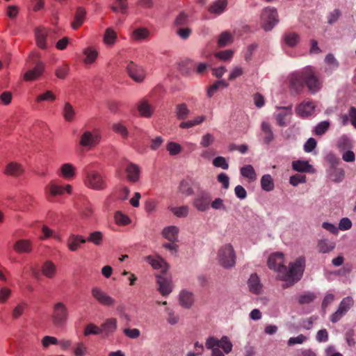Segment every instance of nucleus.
Wrapping results in <instances>:
<instances>
[{
  "instance_id": "nucleus-8",
  "label": "nucleus",
  "mask_w": 356,
  "mask_h": 356,
  "mask_svg": "<svg viewBox=\"0 0 356 356\" xmlns=\"http://www.w3.org/2000/svg\"><path fill=\"white\" fill-rule=\"evenodd\" d=\"M216 346L218 348H221L226 354L229 353L232 349V343L226 336H223L220 340L213 337H210L207 339L206 341V347L207 348H211Z\"/></svg>"
},
{
  "instance_id": "nucleus-14",
  "label": "nucleus",
  "mask_w": 356,
  "mask_h": 356,
  "mask_svg": "<svg viewBox=\"0 0 356 356\" xmlns=\"http://www.w3.org/2000/svg\"><path fill=\"white\" fill-rule=\"evenodd\" d=\"M289 81L291 88L296 92H300L302 91L305 87V78H303L302 70L292 74Z\"/></svg>"
},
{
  "instance_id": "nucleus-58",
  "label": "nucleus",
  "mask_w": 356,
  "mask_h": 356,
  "mask_svg": "<svg viewBox=\"0 0 356 356\" xmlns=\"http://www.w3.org/2000/svg\"><path fill=\"white\" fill-rule=\"evenodd\" d=\"M82 216L84 218H90L93 214V208L90 203H84L83 207L80 209Z\"/></svg>"
},
{
  "instance_id": "nucleus-27",
  "label": "nucleus",
  "mask_w": 356,
  "mask_h": 356,
  "mask_svg": "<svg viewBox=\"0 0 356 356\" xmlns=\"http://www.w3.org/2000/svg\"><path fill=\"white\" fill-rule=\"evenodd\" d=\"M127 179L131 182H136L140 177V168L134 163H129L125 169Z\"/></svg>"
},
{
  "instance_id": "nucleus-13",
  "label": "nucleus",
  "mask_w": 356,
  "mask_h": 356,
  "mask_svg": "<svg viewBox=\"0 0 356 356\" xmlns=\"http://www.w3.org/2000/svg\"><path fill=\"white\" fill-rule=\"evenodd\" d=\"M129 76L136 82H142L145 77V72L143 68L133 61H129L126 67Z\"/></svg>"
},
{
  "instance_id": "nucleus-24",
  "label": "nucleus",
  "mask_w": 356,
  "mask_h": 356,
  "mask_svg": "<svg viewBox=\"0 0 356 356\" xmlns=\"http://www.w3.org/2000/svg\"><path fill=\"white\" fill-rule=\"evenodd\" d=\"M24 172L22 165L16 162H10L7 164L4 173L13 177H19Z\"/></svg>"
},
{
  "instance_id": "nucleus-5",
  "label": "nucleus",
  "mask_w": 356,
  "mask_h": 356,
  "mask_svg": "<svg viewBox=\"0 0 356 356\" xmlns=\"http://www.w3.org/2000/svg\"><path fill=\"white\" fill-rule=\"evenodd\" d=\"M218 259L220 264L224 268H230L235 265L236 255L231 244H226L219 249Z\"/></svg>"
},
{
  "instance_id": "nucleus-32",
  "label": "nucleus",
  "mask_w": 356,
  "mask_h": 356,
  "mask_svg": "<svg viewBox=\"0 0 356 356\" xmlns=\"http://www.w3.org/2000/svg\"><path fill=\"white\" fill-rule=\"evenodd\" d=\"M86 13V10L82 7H79L76 9L74 19L72 22V27L73 29L76 30L83 24L85 19Z\"/></svg>"
},
{
  "instance_id": "nucleus-2",
  "label": "nucleus",
  "mask_w": 356,
  "mask_h": 356,
  "mask_svg": "<svg viewBox=\"0 0 356 356\" xmlns=\"http://www.w3.org/2000/svg\"><path fill=\"white\" fill-rule=\"evenodd\" d=\"M40 54L34 51L30 54L29 60L35 63L34 67L29 70L24 74V80L26 81H33L39 79L43 74L44 70V64L40 60Z\"/></svg>"
},
{
  "instance_id": "nucleus-18",
  "label": "nucleus",
  "mask_w": 356,
  "mask_h": 356,
  "mask_svg": "<svg viewBox=\"0 0 356 356\" xmlns=\"http://www.w3.org/2000/svg\"><path fill=\"white\" fill-rule=\"evenodd\" d=\"M40 271L45 277L53 279L57 274V267L51 261L47 260L42 264Z\"/></svg>"
},
{
  "instance_id": "nucleus-10",
  "label": "nucleus",
  "mask_w": 356,
  "mask_h": 356,
  "mask_svg": "<svg viewBox=\"0 0 356 356\" xmlns=\"http://www.w3.org/2000/svg\"><path fill=\"white\" fill-rule=\"evenodd\" d=\"M72 186L70 184L60 185L56 181H52L47 187V198L50 200V196L62 195L65 193L71 194Z\"/></svg>"
},
{
  "instance_id": "nucleus-28",
  "label": "nucleus",
  "mask_w": 356,
  "mask_h": 356,
  "mask_svg": "<svg viewBox=\"0 0 356 356\" xmlns=\"http://www.w3.org/2000/svg\"><path fill=\"white\" fill-rule=\"evenodd\" d=\"M102 334L103 333L105 336L113 333L117 329V320L114 318H108L101 325Z\"/></svg>"
},
{
  "instance_id": "nucleus-40",
  "label": "nucleus",
  "mask_w": 356,
  "mask_h": 356,
  "mask_svg": "<svg viewBox=\"0 0 356 356\" xmlns=\"http://www.w3.org/2000/svg\"><path fill=\"white\" fill-rule=\"evenodd\" d=\"M299 35L295 32H287L283 36L284 43L290 47H295L299 42Z\"/></svg>"
},
{
  "instance_id": "nucleus-26",
  "label": "nucleus",
  "mask_w": 356,
  "mask_h": 356,
  "mask_svg": "<svg viewBox=\"0 0 356 356\" xmlns=\"http://www.w3.org/2000/svg\"><path fill=\"white\" fill-rule=\"evenodd\" d=\"M138 111L141 116L150 118L154 113V108L147 100L143 99L138 104Z\"/></svg>"
},
{
  "instance_id": "nucleus-44",
  "label": "nucleus",
  "mask_w": 356,
  "mask_h": 356,
  "mask_svg": "<svg viewBox=\"0 0 356 356\" xmlns=\"http://www.w3.org/2000/svg\"><path fill=\"white\" fill-rule=\"evenodd\" d=\"M86 240L95 245H101L103 241V234L99 231L91 232Z\"/></svg>"
},
{
  "instance_id": "nucleus-63",
  "label": "nucleus",
  "mask_w": 356,
  "mask_h": 356,
  "mask_svg": "<svg viewBox=\"0 0 356 356\" xmlns=\"http://www.w3.org/2000/svg\"><path fill=\"white\" fill-rule=\"evenodd\" d=\"M306 181L305 175L296 174L290 177L289 182L293 186H297L298 184L305 183Z\"/></svg>"
},
{
  "instance_id": "nucleus-47",
  "label": "nucleus",
  "mask_w": 356,
  "mask_h": 356,
  "mask_svg": "<svg viewBox=\"0 0 356 356\" xmlns=\"http://www.w3.org/2000/svg\"><path fill=\"white\" fill-rule=\"evenodd\" d=\"M353 299L351 297H346L341 300L338 309L346 314L347 312L353 306Z\"/></svg>"
},
{
  "instance_id": "nucleus-50",
  "label": "nucleus",
  "mask_w": 356,
  "mask_h": 356,
  "mask_svg": "<svg viewBox=\"0 0 356 356\" xmlns=\"http://www.w3.org/2000/svg\"><path fill=\"white\" fill-rule=\"evenodd\" d=\"M114 218L116 224L119 225L124 226L131 223L130 218L127 215L122 213L121 211L115 212Z\"/></svg>"
},
{
  "instance_id": "nucleus-39",
  "label": "nucleus",
  "mask_w": 356,
  "mask_h": 356,
  "mask_svg": "<svg viewBox=\"0 0 356 356\" xmlns=\"http://www.w3.org/2000/svg\"><path fill=\"white\" fill-rule=\"evenodd\" d=\"M241 174L243 177L247 178L250 182L254 181L257 179V174L254 168L251 165H246L241 168Z\"/></svg>"
},
{
  "instance_id": "nucleus-60",
  "label": "nucleus",
  "mask_w": 356,
  "mask_h": 356,
  "mask_svg": "<svg viewBox=\"0 0 356 356\" xmlns=\"http://www.w3.org/2000/svg\"><path fill=\"white\" fill-rule=\"evenodd\" d=\"M233 54V51L227 49L217 52L215 56L222 60H229L232 58Z\"/></svg>"
},
{
  "instance_id": "nucleus-22",
  "label": "nucleus",
  "mask_w": 356,
  "mask_h": 356,
  "mask_svg": "<svg viewBox=\"0 0 356 356\" xmlns=\"http://www.w3.org/2000/svg\"><path fill=\"white\" fill-rule=\"evenodd\" d=\"M249 290L254 294H260L262 291V284L257 274H252L248 280Z\"/></svg>"
},
{
  "instance_id": "nucleus-38",
  "label": "nucleus",
  "mask_w": 356,
  "mask_h": 356,
  "mask_svg": "<svg viewBox=\"0 0 356 356\" xmlns=\"http://www.w3.org/2000/svg\"><path fill=\"white\" fill-rule=\"evenodd\" d=\"M111 9L115 13L124 14L128 8L127 0H111Z\"/></svg>"
},
{
  "instance_id": "nucleus-57",
  "label": "nucleus",
  "mask_w": 356,
  "mask_h": 356,
  "mask_svg": "<svg viewBox=\"0 0 356 356\" xmlns=\"http://www.w3.org/2000/svg\"><path fill=\"white\" fill-rule=\"evenodd\" d=\"M172 213L179 218L187 216L188 213V207L181 206L179 207H175L172 209Z\"/></svg>"
},
{
  "instance_id": "nucleus-31",
  "label": "nucleus",
  "mask_w": 356,
  "mask_h": 356,
  "mask_svg": "<svg viewBox=\"0 0 356 356\" xmlns=\"http://www.w3.org/2000/svg\"><path fill=\"white\" fill-rule=\"evenodd\" d=\"M62 115L66 122H72L75 119L76 111L70 102H65L62 109Z\"/></svg>"
},
{
  "instance_id": "nucleus-23",
  "label": "nucleus",
  "mask_w": 356,
  "mask_h": 356,
  "mask_svg": "<svg viewBox=\"0 0 356 356\" xmlns=\"http://www.w3.org/2000/svg\"><path fill=\"white\" fill-rule=\"evenodd\" d=\"M146 260L155 269H161L163 274L167 271L168 266L166 262L160 257L148 256Z\"/></svg>"
},
{
  "instance_id": "nucleus-30",
  "label": "nucleus",
  "mask_w": 356,
  "mask_h": 356,
  "mask_svg": "<svg viewBox=\"0 0 356 356\" xmlns=\"http://www.w3.org/2000/svg\"><path fill=\"white\" fill-rule=\"evenodd\" d=\"M61 177L66 180H72L75 177L76 169L71 163H64L60 168Z\"/></svg>"
},
{
  "instance_id": "nucleus-62",
  "label": "nucleus",
  "mask_w": 356,
  "mask_h": 356,
  "mask_svg": "<svg viewBox=\"0 0 356 356\" xmlns=\"http://www.w3.org/2000/svg\"><path fill=\"white\" fill-rule=\"evenodd\" d=\"M214 166L218 168H222L224 170H227L229 168V165L226 161V159L222 156H217L213 161Z\"/></svg>"
},
{
  "instance_id": "nucleus-43",
  "label": "nucleus",
  "mask_w": 356,
  "mask_h": 356,
  "mask_svg": "<svg viewBox=\"0 0 356 356\" xmlns=\"http://www.w3.org/2000/svg\"><path fill=\"white\" fill-rule=\"evenodd\" d=\"M292 168L298 172H309L312 165L306 161H295L292 163Z\"/></svg>"
},
{
  "instance_id": "nucleus-21",
  "label": "nucleus",
  "mask_w": 356,
  "mask_h": 356,
  "mask_svg": "<svg viewBox=\"0 0 356 356\" xmlns=\"http://www.w3.org/2000/svg\"><path fill=\"white\" fill-rule=\"evenodd\" d=\"M278 109L280 110V112L278 113L275 118L279 126L280 127H285L286 126V118L287 117L290 116L291 115V109L292 106H283V107H278Z\"/></svg>"
},
{
  "instance_id": "nucleus-52",
  "label": "nucleus",
  "mask_w": 356,
  "mask_h": 356,
  "mask_svg": "<svg viewBox=\"0 0 356 356\" xmlns=\"http://www.w3.org/2000/svg\"><path fill=\"white\" fill-rule=\"evenodd\" d=\"M56 99V95L53 93L51 90H47L45 92L39 95L36 99L35 101L37 102H40L42 101H47V102H54Z\"/></svg>"
},
{
  "instance_id": "nucleus-20",
  "label": "nucleus",
  "mask_w": 356,
  "mask_h": 356,
  "mask_svg": "<svg viewBox=\"0 0 356 356\" xmlns=\"http://www.w3.org/2000/svg\"><path fill=\"white\" fill-rule=\"evenodd\" d=\"M86 242V238L82 236L71 234L67 238V245L70 250L75 252L80 248L81 244H83Z\"/></svg>"
},
{
  "instance_id": "nucleus-48",
  "label": "nucleus",
  "mask_w": 356,
  "mask_h": 356,
  "mask_svg": "<svg viewBox=\"0 0 356 356\" xmlns=\"http://www.w3.org/2000/svg\"><path fill=\"white\" fill-rule=\"evenodd\" d=\"M100 334H102L101 327L93 323H89L86 325L83 331V334L86 337L90 334L97 335Z\"/></svg>"
},
{
  "instance_id": "nucleus-4",
  "label": "nucleus",
  "mask_w": 356,
  "mask_h": 356,
  "mask_svg": "<svg viewBox=\"0 0 356 356\" xmlns=\"http://www.w3.org/2000/svg\"><path fill=\"white\" fill-rule=\"evenodd\" d=\"M84 184L94 190H103L106 186L105 177L99 172L90 169L86 171Z\"/></svg>"
},
{
  "instance_id": "nucleus-19",
  "label": "nucleus",
  "mask_w": 356,
  "mask_h": 356,
  "mask_svg": "<svg viewBox=\"0 0 356 356\" xmlns=\"http://www.w3.org/2000/svg\"><path fill=\"white\" fill-rule=\"evenodd\" d=\"M315 108V104L312 101H304L296 108V113L298 115L305 118L311 115Z\"/></svg>"
},
{
  "instance_id": "nucleus-3",
  "label": "nucleus",
  "mask_w": 356,
  "mask_h": 356,
  "mask_svg": "<svg viewBox=\"0 0 356 356\" xmlns=\"http://www.w3.org/2000/svg\"><path fill=\"white\" fill-rule=\"evenodd\" d=\"M69 316L68 309L65 304L58 302L53 305L51 321L56 327H63L67 323Z\"/></svg>"
},
{
  "instance_id": "nucleus-17",
  "label": "nucleus",
  "mask_w": 356,
  "mask_h": 356,
  "mask_svg": "<svg viewBox=\"0 0 356 356\" xmlns=\"http://www.w3.org/2000/svg\"><path fill=\"white\" fill-rule=\"evenodd\" d=\"M194 183L195 181L191 177H186L180 181L178 186L179 192L186 196L192 195L194 193V191L193 189Z\"/></svg>"
},
{
  "instance_id": "nucleus-36",
  "label": "nucleus",
  "mask_w": 356,
  "mask_h": 356,
  "mask_svg": "<svg viewBox=\"0 0 356 356\" xmlns=\"http://www.w3.org/2000/svg\"><path fill=\"white\" fill-rule=\"evenodd\" d=\"M179 229L175 226H170L163 230V236L170 241L175 243L177 241Z\"/></svg>"
},
{
  "instance_id": "nucleus-41",
  "label": "nucleus",
  "mask_w": 356,
  "mask_h": 356,
  "mask_svg": "<svg viewBox=\"0 0 356 356\" xmlns=\"http://www.w3.org/2000/svg\"><path fill=\"white\" fill-rule=\"evenodd\" d=\"M193 302V294L186 291H182L179 295V303L181 306L189 308Z\"/></svg>"
},
{
  "instance_id": "nucleus-45",
  "label": "nucleus",
  "mask_w": 356,
  "mask_h": 356,
  "mask_svg": "<svg viewBox=\"0 0 356 356\" xmlns=\"http://www.w3.org/2000/svg\"><path fill=\"white\" fill-rule=\"evenodd\" d=\"M228 86L229 84L225 80L216 81L209 88L207 91L208 97H211L219 88H225Z\"/></svg>"
},
{
  "instance_id": "nucleus-35",
  "label": "nucleus",
  "mask_w": 356,
  "mask_h": 356,
  "mask_svg": "<svg viewBox=\"0 0 356 356\" xmlns=\"http://www.w3.org/2000/svg\"><path fill=\"white\" fill-rule=\"evenodd\" d=\"M117 38V33L112 28L106 29L103 42L106 46L112 47L115 43Z\"/></svg>"
},
{
  "instance_id": "nucleus-53",
  "label": "nucleus",
  "mask_w": 356,
  "mask_h": 356,
  "mask_svg": "<svg viewBox=\"0 0 356 356\" xmlns=\"http://www.w3.org/2000/svg\"><path fill=\"white\" fill-rule=\"evenodd\" d=\"M232 42V35L228 32H223L220 34L218 39V45L225 47Z\"/></svg>"
},
{
  "instance_id": "nucleus-55",
  "label": "nucleus",
  "mask_w": 356,
  "mask_h": 356,
  "mask_svg": "<svg viewBox=\"0 0 356 356\" xmlns=\"http://www.w3.org/2000/svg\"><path fill=\"white\" fill-rule=\"evenodd\" d=\"M26 307H27V305L24 302L18 304L13 310L12 317L14 319L19 318L23 314Z\"/></svg>"
},
{
  "instance_id": "nucleus-54",
  "label": "nucleus",
  "mask_w": 356,
  "mask_h": 356,
  "mask_svg": "<svg viewBox=\"0 0 356 356\" xmlns=\"http://www.w3.org/2000/svg\"><path fill=\"white\" fill-rule=\"evenodd\" d=\"M330 123L327 121H323L317 124L314 129V134L318 136H322L329 129Z\"/></svg>"
},
{
  "instance_id": "nucleus-51",
  "label": "nucleus",
  "mask_w": 356,
  "mask_h": 356,
  "mask_svg": "<svg viewBox=\"0 0 356 356\" xmlns=\"http://www.w3.org/2000/svg\"><path fill=\"white\" fill-rule=\"evenodd\" d=\"M316 298V295L312 292H307L298 296V303L300 305L309 304L313 302Z\"/></svg>"
},
{
  "instance_id": "nucleus-9",
  "label": "nucleus",
  "mask_w": 356,
  "mask_h": 356,
  "mask_svg": "<svg viewBox=\"0 0 356 356\" xmlns=\"http://www.w3.org/2000/svg\"><path fill=\"white\" fill-rule=\"evenodd\" d=\"M100 136L97 131H85L80 136L79 145L83 147L91 148L99 142Z\"/></svg>"
},
{
  "instance_id": "nucleus-11",
  "label": "nucleus",
  "mask_w": 356,
  "mask_h": 356,
  "mask_svg": "<svg viewBox=\"0 0 356 356\" xmlns=\"http://www.w3.org/2000/svg\"><path fill=\"white\" fill-rule=\"evenodd\" d=\"M92 297L102 305L106 307H113L115 300L111 296H108L99 287H93L91 290Z\"/></svg>"
},
{
  "instance_id": "nucleus-46",
  "label": "nucleus",
  "mask_w": 356,
  "mask_h": 356,
  "mask_svg": "<svg viewBox=\"0 0 356 356\" xmlns=\"http://www.w3.org/2000/svg\"><path fill=\"white\" fill-rule=\"evenodd\" d=\"M189 113L190 111L186 104H179L176 106V115L179 120H185Z\"/></svg>"
},
{
  "instance_id": "nucleus-37",
  "label": "nucleus",
  "mask_w": 356,
  "mask_h": 356,
  "mask_svg": "<svg viewBox=\"0 0 356 356\" xmlns=\"http://www.w3.org/2000/svg\"><path fill=\"white\" fill-rule=\"evenodd\" d=\"M227 5V0H217L210 6L209 11L211 13L220 15L225 10Z\"/></svg>"
},
{
  "instance_id": "nucleus-1",
  "label": "nucleus",
  "mask_w": 356,
  "mask_h": 356,
  "mask_svg": "<svg viewBox=\"0 0 356 356\" xmlns=\"http://www.w3.org/2000/svg\"><path fill=\"white\" fill-rule=\"evenodd\" d=\"M284 254L275 252L270 255L268 266L277 273L280 280L293 284L300 279L305 269V260L302 257L298 258L294 262L289 264V269L284 265Z\"/></svg>"
},
{
  "instance_id": "nucleus-6",
  "label": "nucleus",
  "mask_w": 356,
  "mask_h": 356,
  "mask_svg": "<svg viewBox=\"0 0 356 356\" xmlns=\"http://www.w3.org/2000/svg\"><path fill=\"white\" fill-rule=\"evenodd\" d=\"M303 78H305V86L312 92H316L322 87V81L317 76L314 69L312 67H307L302 69Z\"/></svg>"
},
{
  "instance_id": "nucleus-42",
  "label": "nucleus",
  "mask_w": 356,
  "mask_h": 356,
  "mask_svg": "<svg viewBox=\"0 0 356 356\" xmlns=\"http://www.w3.org/2000/svg\"><path fill=\"white\" fill-rule=\"evenodd\" d=\"M261 186L264 191H271L274 188V182L270 175H264L261 179Z\"/></svg>"
},
{
  "instance_id": "nucleus-15",
  "label": "nucleus",
  "mask_w": 356,
  "mask_h": 356,
  "mask_svg": "<svg viewBox=\"0 0 356 356\" xmlns=\"http://www.w3.org/2000/svg\"><path fill=\"white\" fill-rule=\"evenodd\" d=\"M156 282L159 285V291L162 296H165L171 293V281L164 274L156 276Z\"/></svg>"
},
{
  "instance_id": "nucleus-12",
  "label": "nucleus",
  "mask_w": 356,
  "mask_h": 356,
  "mask_svg": "<svg viewBox=\"0 0 356 356\" xmlns=\"http://www.w3.org/2000/svg\"><path fill=\"white\" fill-rule=\"evenodd\" d=\"M211 203V196L209 193L200 191L193 200V206L200 211H204L209 209Z\"/></svg>"
},
{
  "instance_id": "nucleus-49",
  "label": "nucleus",
  "mask_w": 356,
  "mask_h": 356,
  "mask_svg": "<svg viewBox=\"0 0 356 356\" xmlns=\"http://www.w3.org/2000/svg\"><path fill=\"white\" fill-rule=\"evenodd\" d=\"M188 24V15L184 13L181 12L175 18L174 25L177 27H183Z\"/></svg>"
},
{
  "instance_id": "nucleus-29",
  "label": "nucleus",
  "mask_w": 356,
  "mask_h": 356,
  "mask_svg": "<svg viewBox=\"0 0 356 356\" xmlns=\"http://www.w3.org/2000/svg\"><path fill=\"white\" fill-rule=\"evenodd\" d=\"M35 35L38 47L42 49H47L46 40L47 32L46 29L44 28H37L35 30Z\"/></svg>"
},
{
  "instance_id": "nucleus-56",
  "label": "nucleus",
  "mask_w": 356,
  "mask_h": 356,
  "mask_svg": "<svg viewBox=\"0 0 356 356\" xmlns=\"http://www.w3.org/2000/svg\"><path fill=\"white\" fill-rule=\"evenodd\" d=\"M337 146L339 149L343 151L348 149L352 146L351 141L348 138L343 136L340 138V139L339 140L337 143Z\"/></svg>"
},
{
  "instance_id": "nucleus-7",
  "label": "nucleus",
  "mask_w": 356,
  "mask_h": 356,
  "mask_svg": "<svg viewBox=\"0 0 356 356\" xmlns=\"http://www.w3.org/2000/svg\"><path fill=\"white\" fill-rule=\"evenodd\" d=\"M278 22L279 19L276 9L267 7L262 10L261 26L266 31L272 30Z\"/></svg>"
},
{
  "instance_id": "nucleus-59",
  "label": "nucleus",
  "mask_w": 356,
  "mask_h": 356,
  "mask_svg": "<svg viewBox=\"0 0 356 356\" xmlns=\"http://www.w3.org/2000/svg\"><path fill=\"white\" fill-rule=\"evenodd\" d=\"M42 345L44 348H47L50 345H57L58 340L57 338L51 336H45L42 339Z\"/></svg>"
},
{
  "instance_id": "nucleus-61",
  "label": "nucleus",
  "mask_w": 356,
  "mask_h": 356,
  "mask_svg": "<svg viewBox=\"0 0 356 356\" xmlns=\"http://www.w3.org/2000/svg\"><path fill=\"white\" fill-rule=\"evenodd\" d=\"M167 150L170 155H177L181 152V147L178 143L170 142L167 145Z\"/></svg>"
},
{
  "instance_id": "nucleus-34",
  "label": "nucleus",
  "mask_w": 356,
  "mask_h": 356,
  "mask_svg": "<svg viewBox=\"0 0 356 356\" xmlns=\"http://www.w3.org/2000/svg\"><path fill=\"white\" fill-rule=\"evenodd\" d=\"M335 248V243L327 239H321L318 241L317 250L321 253H328Z\"/></svg>"
},
{
  "instance_id": "nucleus-16",
  "label": "nucleus",
  "mask_w": 356,
  "mask_h": 356,
  "mask_svg": "<svg viewBox=\"0 0 356 356\" xmlns=\"http://www.w3.org/2000/svg\"><path fill=\"white\" fill-rule=\"evenodd\" d=\"M83 55L84 56L83 59V63L87 66H90L96 62L99 52L94 47L90 46L83 50Z\"/></svg>"
},
{
  "instance_id": "nucleus-64",
  "label": "nucleus",
  "mask_w": 356,
  "mask_h": 356,
  "mask_svg": "<svg viewBox=\"0 0 356 356\" xmlns=\"http://www.w3.org/2000/svg\"><path fill=\"white\" fill-rule=\"evenodd\" d=\"M86 353L87 348L82 342H79L76 345L74 350V356H84Z\"/></svg>"
},
{
  "instance_id": "nucleus-33",
  "label": "nucleus",
  "mask_w": 356,
  "mask_h": 356,
  "mask_svg": "<svg viewBox=\"0 0 356 356\" xmlns=\"http://www.w3.org/2000/svg\"><path fill=\"white\" fill-rule=\"evenodd\" d=\"M149 31L147 29L139 27L132 31L131 38L135 41H140L149 38Z\"/></svg>"
},
{
  "instance_id": "nucleus-25",
  "label": "nucleus",
  "mask_w": 356,
  "mask_h": 356,
  "mask_svg": "<svg viewBox=\"0 0 356 356\" xmlns=\"http://www.w3.org/2000/svg\"><path fill=\"white\" fill-rule=\"evenodd\" d=\"M13 249L18 253H29L32 250L31 243L29 240L20 239L15 242Z\"/></svg>"
}]
</instances>
